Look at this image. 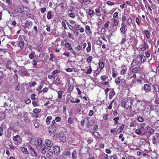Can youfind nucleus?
<instances>
[{"instance_id": "nucleus-1", "label": "nucleus", "mask_w": 159, "mask_h": 159, "mask_svg": "<svg viewBox=\"0 0 159 159\" xmlns=\"http://www.w3.org/2000/svg\"><path fill=\"white\" fill-rule=\"evenodd\" d=\"M132 102L127 101H126L125 100H123L121 102V106L125 108L126 109H128L129 107L130 109L131 108V106Z\"/></svg>"}, {"instance_id": "nucleus-2", "label": "nucleus", "mask_w": 159, "mask_h": 159, "mask_svg": "<svg viewBox=\"0 0 159 159\" xmlns=\"http://www.w3.org/2000/svg\"><path fill=\"white\" fill-rule=\"evenodd\" d=\"M11 100L10 98H8L6 102H5L3 107L6 109L9 108L11 106Z\"/></svg>"}, {"instance_id": "nucleus-3", "label": "nucleus", "mask_w": 159, "mask_h": 159, "mask_svg": "<svg viewBox=\"0 0 159 159\" xmlns=\"http://www.w3.org/2000/svg\"><path fill=\"white\" fill-rule=\"evenodd\" d=\"M23 115L24 120L25 122L26 123H30V120L28 116L27 113L24 111L23 112Z\"/></svg>"}, {"instance_id": "nucleus-4", "label": "nucleus", "mask_w": 159, "mask_h": 159, "mask_svg": "<svg viewBox=\"0 0 159 159\" xmlns=\"http://www.w3.org/2000/svg\"><path fill=\"white\" fill-rule=\"evenodd\" d=\"M58 126L51 125L49 127V132L51 133H53L57 130Z\"/></svg>"}, {"instance_id": "nucleus-5", "label": "nucleus", "mask_w": 159, "mask_h": 159, "mask_svg": "<svg viewBox=\"0 0 159 159\" xmlns=\"http://www.w3.org/2000/svg\"><path fill=\"white\" fill-rule=\"evenodd\" d=\"M28 149L29 150H30L32 156L33 157H37V156L36 152L35 151L33 148L30 146H29L28 147Z\"/></svg>"}, {"instance_id": "nucleus-6", "label": "nucleus", "mask_w": 159, "mask_h": 159, "mask_svg": "<svg viewBox=\"0 0 159 159\" xmlns=\"http://www.w3.org/2000/svg\"><path fill=\"white\" fill-rule=\"evenodd\" d=\"M143 89L146 92H148L151 90V86L149 84H145L143 86Z\"/></svg>"}, {"instance_id": "nucleus-7", "label": "nucleus", "mask_w": 159, "mask_h": 159, "mask_svg": "<svg viewBox=\"0 0 159 159\" xmlns=\"http://www.w3.org/2000/svg\"><path fill=\"white\" fill-rule=\"evenodd\" d=\"M141 70V68L139 66L135 67L132 70V72L134 74L140 73Z\"/></svg>"}, {"instance_id": "nucleus-8", "label": "nucleus", "mask_w": 159, "mask_h": 159, "mask_svg": "<svg viewBox=\"0 0 159 159\" xmlns=\"http://www.w3.org/2000/svg\"><path fill=\"white\" fill-rule=\"evenodd\" d=\"M81 125L84 126L85 124H86L87 125H89V118L87 117L84 119L81 122Z\"/></svg>"}, {"instance_id": "nucleus-9", "label": "nucleus", "mask_w": 159, "mask_h": 159, "mask_svg": "<svg viewBox=\"0 0 159 159\" xmlns=\"http://www.w3.org/2000/svg\"><path fill=\"white\" fill-rule=\"evenodd\" d=\"M53 151L55 154H58L60 152V148L58 146H55L54 147Z\"/></svg>"}, {"instance_id": "nucleus-10", "label": "nucleus", "mask_w": 159, "mask_h": 159, "mask_svg": "<svg viewBox=\"0 0 159 159\" xmlns=\"http://www.w3.org/2000/svg\"><path fill=\"white\" fill-rule=\"evenodd\" d=\"M138 58L141 59V62L142 63L144 62L146 60L145 56L141 54H139V56L137 58V59Z\"/></svg>"}, {"instance_id": "nucleus-11", "label": "nucleus", "mask_w": 159, "mask_h": 159, "mask_svg": "<svg viewBox=\"0 0 159 159\" xmlns=\"http://www.w3.org/2000/svg\"><path fill=\"white\" fill-rule=\"evenodd\" d=\"M70 155L69 151L67 150L65 151L62 155V157L63 158H65L66 156H69Z\"/></svg>"}, {"instance_id": "nucleus-12", "label": "nucleus", "mask_w": 159, "mask_h": 159, "mask_svg": "<svg viewBox=\"0 0 159 159\" xmlns=\"http://www.w3.org/2000/svg\"><path fill=\"white\" fill-rule=\"evenodd\" d=\"M86 12L88 17H92L94 14V12L93 11H86Z\"/></svg>"}, {"instance_id": "nucleus-13", "label": "nucleus", "mask_w": 159, "mask_h": 159, "mask_svg": "<svg viewBox=\"0 0 159 159\" xmlns=\"http://www.w3.org/2000/svg\"><path fill=\"white\" fill-rule=\"evenodd\" d=\"M45 142L47 146L52 147L53 145L52 143L50 140L49 139H46L45 140Z\"/></svg>"}, {"instance_id": "nucleus-14", "label": "nucleus", "mask_w": 159, "mask_h": 159, "mask_svg": "<svg viewBox=\"0 0 159 159\" xmlns=\"http://www.w3.org/2000/svg\"><path fill=\"white\" fill-rule=\"evenodd\" d=\"M115 93L114 90L112 89L111 91H110L109 93V98L111 99L115 95Z\"/></svg>"}, {"instance_id": "nucleus-15", "label": "nucleus", "mask_w": 159, "mask_h": 159, "mask_svg": "<svg viewBox=\"0 0 159 159\" xmlns=\"http://www.w3.org/2000/svg\"><path fill=\"white\" fill-rule=\"evenodd\" d=\"M32 23L31 21H26L25 24V26L27 28H29L31 27Z\"/></svg>"}, {"instance_id": "nucleus-16", "label": "nucleus", "mask_w": 159, "mask_h": 159, "mask_svg": "<svg viewBox=\"0 0 159 159\" xmlns=\"http://www.w3.org/2000/svg\"><path fill=\"white\" fill-rule=\"evenodd\" d=\"M53 153L52 152L50 151L48 152L46 155L47 157L49 159H50L51 158V157L53 156Z\"/></svg>"}, {"instance_id": "nucleus-17", "label": "nucleus", "mask_w": 159, "mask_h": 159, "mask_svg": "<svg viewBox=\"0 0 159 159\" xmlns=\"http://www.w3.org/2000/svg\"><path fill=\"white\" fill-rule=\"evenodd\" d=\"M42 142L43 141L41 139L39 138L37 139V147L38 146H40L42 145Z\"/></svg>"}, {"instance_id": "nucleus-18", "label": "nucleus", "mask_w": 159, "mask_h": 159, "mask_svg": "<svg viewBox=\"0 0 159 159\" xmlns=\"http://www.w3.org/2000/svg\"><path fill=\"white\" fill-rule=\"evenodd\" d=\"M139 63L137 59H134L133 60L131 64V66L132 67L136 65Z\"/></svg>"}, {"instance_id": "nucleus-19", "label": "nucleus", "mask_w": 159, "mask_h": 159, "mask_svg": "<svg viewBox=\"0 0 159 159\" xmlns=\"http://www.w3.org/2000/svg\"><path fill=\"white\" fill-rule=\"evenodd\" d=\"M144 33L146 34V36L147 39H149L150 38L151 34L149 32V31L147 30H145L144 31Z\"/></svg>"}, {"instance_id": "nucleus-20", "label": "nucleus", "mask_w": 159, "mask_h": 159, "mask_svg": "<svg viewBox=\"0 0 159 159\" xmlns=\"http://www.w3.org/2000/svg\"><path fill=\"white\" fill-rule=\"evenodd\" d=\"M93 135L97 138H99L100 137L101 135L98 132H93Z\"/></svg>"}, {"instance_id": "nucleus-21", "label": "nucleus", "mask_w": 159, "mask_h": 159, "mask_svg": "<svg viewBox=\"0 0 159 159\" xmlns=\"http://www.w3.org/2000/svg\"><path fill=\"white\" fill-rule=\"evenodd\" d=\"M21 150L24 154L26 155H28V151L27 148L25 147H22L21 148Z\"/></svg>"}, {"instance_id": "nucleus-22", "label": "nucleus", "mask_w": 159, "mask_h": 159, "mask_svg": "<svg viewBox=\"0 0 159 159\" xmlns=\"http://www.w3.org/2000/svg\"><path fill=\"white\" fill-rule=\"evenodd\" d=\"M70 101L72 103H79L80 102V100L79 99H76V100H75V99L72 98V99L70 100Z\"/></svg>"}, {"instance_id": "nucleus-23", "label": "nucleus", "mask_w": 159, "mask_h": 159, "mask_svg": "<svg viewBox=\"0 0 159 159\" xmlns=\"http://www.w3.org/2000/svg\"><path fill=\"white\" fill-rule=\"evenodd\" d=\"M65 46L68 50H71L72 48L70 44L69 43H67L65 44Z\"/></svg>"}, {"instance_id": "nucleus-24", "label": "nucleus", "mask_w": 159, "mask_h": 159, "mask_svg": "<svg viewBox=\"0 0 159 159\" xmlns=\"http://www.w3.org/2000/svg\"><path fill=\"white\" fill-rule=\"evenodd\" d=\"M24 42L23 41H21L19 42V46L21 49L24 47Z\"/></svg>"}, {"instance_id": "nucleus-25", "label": "nucleus", "mask_w": 159, "mask_h": 159, "mask_svg": "<svg viewBox=\"0 0 159 159\" xmlns=\"http://www.w3.org/2000/svg\"><path fill=\"white\" fill-rule=\"evenodd\" d=\"M68 16L72 18H74L75 16V13L74 12L68 13Z\"/></svg>"}, {"instance_id": "nucleus-26", "label": "nucleus", "mask_w": 159, "mask_h": 159, "mask_svg": "<svg viewBox=\"0 0 159 159\" xmlns=\"http://www.w3.org/2000/svg\"><path fill=\"white\" fill-rule=\"evenodd\" d=\"M52 119V117L51 116H49L46 118V122L47 124H49L50 122V120Z\"/></svg>"}, {"instance_id": "nucleus-27", "label": "nucleus", "mask_w": 159, "mask_h": 159, "mask_svg": "<svg viewBox=\"0 0 159 159\" xmlns=\"http://www.w3.org/2000/svg\"><path fill=\"white\" fill-rule=\"evenodd\" d=\"M92 71V69L90 65L89 66V68L86 72V73L87 74H91Z\"/></svg>"}, {"instance_id": "nucleus-28", "label": "nucleus", "mask_w": 159, "mask_h": 159, "mask_svg": "<svg viewBox=\"0 0 159 159\" xmlns=\"http://www.w3.org/2000/svg\"><path fill=\"white\" fill-rule=\"evenodd\" d=\"M125 127V125L124 124L120 126L119 128L118 129V130H119V132L118 133H120L123 130Z\"/></svg>"}, {"instance_id": "nucleus-29", "label": "nucleus", "mask_w": 159, "mask_h": 159, "mask_svg": "<svg viewBox=\"0 0 159 159\" xmlns=\"http://www.w3.org/2000/svg\"><path fill=\"white\" fill-rule=\"evenodd\" d=\"M105 66L104 63L103 62H100L99 63V66L101 68V69H103Z\"/></svg>"}, {"instance_id": "nucleus-30", "label": "nucleus", "mask_w": 159, "mask_h": 159, "mask_svg": "<svg viewBox=\"0 0 159 159\" xmlns=\"http://www.w3.org/2000/svg\"><path fill=\"white\" fill-rule=\"evenodd\" d=\"M34 126L36 128H38L39 127V124L38 122L35 121L34 122Z\"/></svg>"}, {"instance_id": "nucleus-31", "label": "nucleus", "mask_w": 159, "mask_h": 159, "mask_svg": "<svg viewBox=\"0 0 159 159\" xmlns=\"http://www.w3.org/2000/svg\"><path fill=\"white\" fill-rule=\"evenodd\" d=\"M52 12L51 11H49L47 15V17L48 19H50L52 18Z\"/></svg>"}, {"instance_id": "nucleus-32", "label": "nucleus", "mask_w": 159, "mask_h": 159, "mask_svg": "<svg viewBox=\"0 0 159 159\" xmlns=\"http://www.w3.org/2000/svg\"><path fill=\"white\" fill-rule=\"evenodd\" d=\"M153 88L154 89L155 92L157 93L159 91V89L158 88L157 85H154Z\"/></svg>"}, {"instance_id": "nucleus-33", "label": "nucleus", "mask_w": 159, "mask_h": 159, "mask_svg": "<svg viewBox=\"0 0 159 159\" xmlns=\"http://www.w3.org/2000/svg\"><path fill=\"white\" fill-rule=\"evenodd\" d=\"M119 120V118L118 117H117L113 119V120L114 121V124L115 125H117L118 124V120Z\"/></svg>"}, {"instance_id": "nucleus-34", "label": "nucleus", "mask_w": 159, "mask_h": 159, "mask_svg": "<svg viewBox=\"0 0 159 159\" xmlns=\"http://www.w3.org/2000/svg\"><path fill=\"white\" fill-rule=\"evenodd\" d=\"M58 96L57 97L59 98H61L62 97L63 93L61 91H59L57 92Z\"/></svg>"}, {"instance_id": "nucleus-35", "label": "nucleus", "mask_w": 159, "mask_h": 159, "mask_svg": "<svg viewBox=\"0 0 159 159\" xmlns=\"http://www.w3.org/2000/svg\"><path fill=\"white\" fill-rule=\"evenodd\" d=\"M36 141L37 139H31L30 142L33 144L37 146Z\"/></svg>"}, {"instance_id": "nucleus-36", "label": "nucleus", "mask_w": 159, "mask_h": 159, "mask_svg": "<svg viewBox=\"0 0 159 159\" xmlns=\"http://www.w3.org/2000/svg\"><path fill=\"white\" fill-rule=\"evenodd\" d=\"M20 138V136L18 135H16V136H13V139L14 141H16L18 142L19 140L18 139Z\"/></svg>"}, {"instance_id": "nucleus-37", "label": "nucleus", "mask_w": 159, "mask_h": 159, "mask_svg": "<svg viewBox=\"0 0 159 159\" xmlns=\"http://www.w3.org/2000/svg\"><path fill=\"white\" fill-rule=\"evenodd\" d=\"M121 81L120 78V77H117L115 80V82L116 84H119Z\"/></svg>"}, {"instance_id": "nucleus-38", "label": "nucleus", "mask_w": 159, "mask_h": 159, "mask_svg": "<svg viewBox=\"0 0 159 159\" xmlns=\"http://www.w3.org/2000/svg\"><path fill=\"white\" fill-rule=\"evenodd\" d=\"M41 111L40 109L35 108L33 110V112L35 114H37L40 112Z\"/></svg>"}, {"instance_id": "nucleus-39", "label": "nucleus", "mask_w": 159, "mask_h": 159, "mask_svg": "<svg viewBox=\"0 0 159 159\" xmlns=\"http://www.w3.org/2000/svg\"><path fill=\"white\" fill-rule=\"evenodd\" d=\"M50 58L49 59V61H51V62L53 61V58L54 57V55L53 53H51L50 54Z\"/></svg>"}, {"instance_id": "nucleus-40", "label": "nucleus", "mask_w": 159, "mask_h": 159, "mask_svg": "<svg viewBox=\"0 0 159 159\" xmlns=\"http://www.w3.org/2000/svg\"><path fill=\"white\" fill-rule=\"evenodd\" d=\"M120 30L121 34H125V27H121L120 28Z\"/></svg>"}, {"instance_id": "nucleus-41", "label": "nucleus", "mask_w": 159, "mask_h": 159, "mask_svg": "<svg viewBox=\"0 0 159 159\" xmlns=\"http://www.w3.org/2000/svg\"><path fill=\"white\" fill-rule=\"evenodd\" d=\"M30 86L31 87H34V86L37 84L36 82L35 81H34L33 82H30L29 83Z\"/></svg>"}, {"instance_id": "nucleus-42", "label": "nucleus", "mask_w": 159, "mask_h": 159, "mask_svg": "<svg viewBox=\"0 0 159 159\" xmlns=\"http://www.w3.org/2000/svg\"><path fill=\"white\" fill-rule=\"evenodd\" d=\"M93 57L91 56H89L87 59V61L89 63H90L92 61Z\"/></svg>"}, {"instance_id": "nucleus-43", "label": "nucleus", "mask_w": 159, "mask_h": 159, "mask_svg": "<svg viewBox=\"0 0 159 159\" xmlns=\"http://www.w3.org/2000/svg\"><path fill=\"white\" fill-rule=\"evenodd\" d=\"M72 156L73 159L77 157V154L76 151L74 150L73 151Z\"/></svg>"}, {"instance_id": "nucleus-44", "label": "nucleus", "mask_w": 159, "mask_h": 159, "mask_svg": "<svg viewBox=\"0 0 159 159\" xmlns=\"http://www.w3.org/2000/svg\"><path fill=\"white\" fill-rule=\"evenodd\" d=\"M67 34L68 37L69 38L72 39H74V38L73 37V35L71 33L68 32L67 33Z\"/></svg>"}, {"instance_id": "nucleus-45", "label": "nucleus", "mask_w": 159, "mask_h": 159, "mask_svg": "<svg viewBox=\"0 0 159 159\" xmlns=\"http://www.w3.org/2000/svg\"><path fill=\"white\" fill-rule=\"evenodd\" d=\"M86 30L88 31V32L91 34L92 31L90 30V28L89 25H86Z\"/></svg>"}, {"instance_id": "nucleus-46", "label": "nucleus", "mask_w": 159, "mask_h": 159, "mask_svg": "<svg viewBox=\"0 0 159 159\" xmlns=\"http://www.w3.org/2000/svg\"><path fill=\"white\" fill-rule=\"evenodd\" d=\"M74 87L72 85H70L69 86V88L68 91L69 92H71L73 89Z\"/></svg>"}, {"instance_id": "nucleus-47", "label": "nucleus", "mask_w": 159, "mask_h": 159, "mask_svg": "<svg viewBox=\"0 0 159 159\" xmlns=\"http://www.w3.org/2000/svg\"><path fill=\"white\" fill-rule=\"evenodd\" d=\"M60 72V71L59 70L56 69L52 72V74L54 75L56 74L59 73Z\"/></svg>"}, {"instance_id": "nucleus-48", "label": "nucleus", "mask_w": 159, "mask_h": 159, "mask_svg": "<svg viewBox=\"0 0 159 159\" xmlns=\"http://www.w3.org/2000/svg\"><path fill=\"white\" fill-rule=\"evenodd\" d=\"M68 121L69 123L70 124H72L74 122V121L73 119L70 117H69L68 118Z\"/></svg>"}, {"instance_id": "nucleus-49", "label": "nucleus", "mask_w": 159, "mask_h": 159, "mask_svg": "<svg viewBox=\"0 0 159 159\" xmlns=\"http://www.w3.org/2000/svg\"><path fill=\"white\" fill-rule=\"evenodd\" d=\"M82 49V47L78 45L75 48V49L77 51H79L81 50Z\"/></svg>"}, {"instance_id": "nucleus-50", "label": "nucleus", "mask_w": 159, "mask_h": 159, "mask_svg": "<svg viewBox=\"0 0 159 159\" xmlns=\"http://www.w3.org/2000/svg\"><path fill=\"white\" fill-rule=\"evenodd\" d=\"M135 132L138 135H140L141 134V131L139 129H136L135 130Z\"/></svg>"}, {"instance_id": "nucleus-51", "label": "nucleus", "mask_w": 159, "mask_h": 159, "mask_svg": "<svg viewBox=\"0 0 159 159\" xmlns=\"http://www.w3.org/2000/svg\"><path fill=\"white\" fill-rule=\"evenodd\" d=\"M107 78V77L105 75L102 76L101 77V79L103 81H105Z\"/></svg>"}, {"instance_id": "nucleus-52", "label": "nucleus", "mask_w": 159, "mask_h": 159, "mask_svg": "<svg viewBox=\"0 0 159 159\" xmlns=\"http://www.w3.org/2000/svg\"><path fill=\"white\" fill-rule=\"evenodd\" d=\"M60 139L61 141L62 142L64 143L66 141V139L65 136H62L61 138H60Z\"/></svg>"}, {"instance_id": "nucleus-53", "label": "nucleus", "mask_w": 159, "mask_h": 159, "mask_svg": "<svg viewBox=\"0 0 159 159\" xmlns=\"http://www.w3.org/2000/svg\"><path fill=\"white\" fill-rule=\"evenodd\" d=\"M138 120L139 122H142L143 121V119L141 117H139L138 118Z\"/></svg>"}, {"instance_id": "nucleus-54", "label": "nucleus", "mask_w": 159, "mask_h": 159, "mask_svg": "<svg viewBox=\"0 0 159 159\" xmlns=\"http://www.w3.org/2000/svg\"><path fill=\"white\" fill-rule=\"evenodd\" d=\"M36 94L35 93L32 94L31 95V99L33 100H35L36 99L35 97Z\"/></svg>"}, {"instance_id": "nucleus-55", "label": "nucleus", "mask_w": 159, "mask_h": 159, "mask_svg": "<svg viewBox=\"0 0 159 159\" xmlns=\"http://www.w3.org/2000/svg\"><path fill=\"white\" fill-rule=\"evenodd\" d=\"M16 90L19 91L20 90V84L18 83L15 87Z\"/></svg>"}, {"instance_id": "nucleus-56", "label": "nucleus", "mask_w": 159, "mask_h": 159, "mask_svg": "<svg viewBox=\"0 0 159 159\" xmlns=\"http://www.w3.org/2000/svg\"><path fill=\"white\" fill-rule=\"evenodd\" d=\"M3 1L8 4H10L12 2L11 0H3Z\"/></svg>"}, {"instance_id": "nucleus-57", "label": "nucleus", "mask_w": 159, "mask_h": 159, "mask_svg": "<svg viewBox=\"0 0 159 159\" xmlns=\"http://www.w3.org/2000/svg\"><path fill=\"white\" fill-rule=\"evenodd\" d=\"M127 70V68H125V69H122L121 71V73L122 75H124L125 74Z\"/></svg>"}, {"instance_id": "nucleus-58", "label": "nucleus", "mask_w": 159, "mask_h": 159, "mask_svg": "<svg viewBox=\"0 0 159 159\" xmlns=\"http://www.w3.org/2000/svg\"><path fill=\"white\" fill-rule=\"evenodd\" d=\"M91 46H88V47L86 48L87 52H89L91 51Z\"/></svg>"}, {"instance_id": "nucleus-59", "label": "nucleus", "mask_w": 159, "mask_h": 159, "mask_svg": "<svg viewBox=\"0 0 159 159\" xmlns=\"http://www.w3.org/2000/svg\"><path fill=\"white\" fill-rule=\"evenodd\" d=\"M65 21H66V20H63V21H62V25L63 26V27H64V28L65 29H66L67 28V27H66V23H65Z\"/></svg>"}, {"instance_id": "nucleus-60", "label": "nucleus", "mask_w": 159, "mask_h": 159, "mask_svg": "<svg viewBox=\"0 0 159 159\" xmlns=\"http://www.w3.org/2000/svg\"><path fill=\"white\" fill-rule=\"evenodd\" d=\"M41 152L43 154H45L46 153V150L44 147L41 149Z\"/></svg>"}, {"instance_id": "nucleus-61", "label": "nucleus", "mask_w": 159, "mask_h": 159, "mask_svg": "<svg viewBox=\"0 0 159 159\" xmlns=\"http://www.w3.org/2000/svg\"><path fill=\"white\" fill-rule=\"evenodd\" d=\"M32 65L34 66H36L37 65V61L34 59H33L32 60Z\"/></svg>"}, {"instance_id": "nucleus-62", "label": "nucleus", "mask_w": 159, "mask_h": 159, "mask_svg": "<svg viewBox=\"0 0 159 159\" xmlns=\"http://www.w3.org/2000/svg\"><path fill=\"white\" fill-rule=\"evenodd\" d=\"M29 56L30 58L31 59H33L34 57V54L32 53H31L30 54Z\"/></svg>"}, {"instance_id": "nucleus-63", "label": "nucleus", "mask_w": 159, "mask_h": 159, "mask_svg": "<svg viewBox=\"0 0 159 159\" xmlns=\"http://www.w3.org/2000/svg\"><path fill=\"white\" fill-rule=\"evenodd\" d=\"M16 116L18 118L20 119L22 117V113H20L16 115Z\"/></svg>"}, {"instance_id": "nucleus-64", "label": "nucleus", "mask_w": 159, "mask_h": 159, "mask_svg": "<svg viewBox=\"0 0 159 159\" xmlns=\"http://www.w3.org/2000/svg\"><path fill=\"white\" fill-rule=\"evenodd\" d=\"M55 120L57 122H60L61 121V118L58 117L57 116L55 118Z\"/></svg>"}]
</instances>
